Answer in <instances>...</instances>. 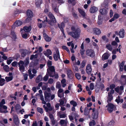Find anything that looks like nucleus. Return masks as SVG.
Returning <instances> with one entry per match:
<instances>
[{"label": "nucleus", "mask_w": 126, "mask_h": 126, "mask_svg": "<svg viewBox=\"0 0 126 126\" xmlns=\"http://www.w3.org/2000/svg\"><path fill=\"white\" fill-rule=\"evenodd\" d=\"M86 54L88 56L93 58L95 56L94 51L92 49H87L86 51Z\"/></svg>", "instance_id": "7"}, {"label": "nucleus", "mask_w": 126, "mask_h": 126, "mask_svg": "<svg viewBox=\"0 0 126 126\" xmlns=\"http://www.w3.org/2000/svg\"><path fill=\"white\" fill-rule=\"evenodd\" d=\"M24 79L26 80L27 79L28 75L27 74H23Z\"/></svg>", "instance_id": "62"}, {"label": "nucleus", "mask_w": 126, "mask_h": 126, "mask_svg": "<svg viewBox=\"0 0 126 126\" xmlns=\"http://www.w3.org/2000/svg\"><path fill=\"white\" fill-rule=\"evenodd\" d=\"M59 117L61 118H64L66 117V115L65 114H60L59 115Z\"/></svg>", "instance_id": "61"}, {"label": "nucleus", "mask_w": 126, "mask_h": 126, "mask_svg": "<svg viewBox=\"0 0 126 126\" xmlns=\"http://www.w3.org/2000/svg\"><path fill=\"white\" fill-rule=\"evenodd\" d=\"M40 99L42 101V103L44 104H46V102L44 100V97L42 94H40Z\"/></svg>", "instance_id": "34"}, {"label": "nucleus", "mask_w": 126, "mask_h": 126, "mask_svg": "<svg viewBox=\"0 0 126 126\" xmlns=\"http://www.w3.org/2000/svg\"><path fill=\"white\" fill-rule=\"evenodd\" d=\"M44 54L46 56L48 57L49 55L51 54L52 52L50 50L48 49L47 50L46 52L44 53Z\"/></svg>", "instance_id": "30"}, {"label": "nucleus", "mask_w": 126, "mask_h": 126, "mask_svg": "<svg viewBox=\"0 0 126 126\" xmlns=\"http://www.w3.org/2000/svg\"><path fill=\"white\" fill-rule=\"evenodd\" d=\"M24 30L26 32H29L32 29V27L31 26L28 27H24L23 28Z\"/></svg>", "instance_id": "22"}, {"label": "nucleus", "mask_w": 126, "mask_h": 126, "mask_svg": "<svg viewBox=\"0 0 126 126\" xmlns=\"http://www.w3.org/2000/svg\"><path fill=\"white\" fill-rule=\"evenodd\" d=\"M22 22L19 20L16 21L14 23V25L16 26H18L22 25Z\"/></svg>", "instance_id": "29"}, {"label": "nucleus", "mask_w": 126, "mask_h": 126, "mask_svg": "<svg viewBox=\"0 0 126 126\" xmlns=\"http://www.w3.org/2000/svg\"><path fill=\"white\" fill-rule=\"evenodd\" d=\"M48 16L50 19V20L48 22V24L51 26L54 25L56 21L54 16L50 12L48 14Z\"/></svg>", "instance_id": "3"}, {"label": "nucleus", "mask_w": 126, "mask_h": 126, "mask_svg": "<svg viewBox=\"0 0 126 126\" xmlns=\"http://www.w3.org/2000/svg\"><path fill=\"white\" fill-rule=\"evenodd\" d=\"M47 64L48 67L51 66L52 65L51 61H48L47 62Z\"/></svg>", "instance_id": "64"}, {"label": "nucleus", "mask_w": 126, "mask_h": 126, "mask_svg": "<svg viewBox=\"0 0 126 126\" xmlns=\"http://www.w3.org/2000/svg\"><path fill=\"white\" fill-rule=\"evenodd\" d=\"M5 102L4 99H2L0 103V112L1 113H6L8 112L6 110L7 107L5 105H3L5 104Z\"/></svg>", "instance_id": "2"}, {"label": "nucleus", "mask_w": 126, "mask_h": 126, "mask_svg": "<svg viewBox=\"0 0 126 126\" xmlns=\"http://www.w3.org/2000/svg\"><path fill=\"white\" fill-rule=\"evenodd\" d=\"M5 80L4 79L1 78L0 79V85L2 86L3 85L5 84Z\"/></svg>", "instance_id": "38"}, {"label": "nucleus", "mask_w": 126, "mask_h": 126, "mask_svg": "<svg viewBox=\"0 0 126 126\" xmlns=\"http://www.w3.org/2000/svg\"><path fill=\"white\" fill-rule=\"evenodd\" d=\"M44 97L45 101L47 102H49L50 101V97L51 93L45 92L44 93Z\"/></svg>", "instance_id": "9"}, {"label": "nucleus", "mask_w": 126, "mask_h": 126, "mask_svg": "<svg viewBox=\"0 0 126 126\" xmlns=\"http://www.w3.org/2000/svg\"><path fill=\"white\" fill-rule=\"evenodd\" d=\"M75 114V113H74L73 112L72 113L71 115H70L69 116V117L70 120L71 121H73L74 120V118L73 117V116Z\"/></svg>", "instance_id": "41"}, {"label": "nucleus", "mask_w": 126, "mask_h": 126, "mask_svg": "<svg viewBox=\"0 0 126 126\" xmlns=\"http://www.w3.org/2000/svg\"><path fill=\"white\" fill-rule=\"evenodd\" d=\"M106 48L109 50L111 51L112 49V48L111 45L110 44H107L106 45Z\"/></svg>", "instance_id": "39"}, {"label": "nucleus", "mask_w": 126, "mask_h": 126, "mask_svg": "<svg viewBox=\"0 0 126 126\" xmlns=\"http://www.w3.org/2000/svg\"><path fill=\"white\" fill-rule=\"evenodd\" d=\"M70 104L72 105L73 107H75L77 105V103L74 101L73 100L71 101L70 102Z\"/></svg>", "instance_id": "43"}, {"label": "nucleus", "mask_w": 126, "mask_h": 126, "mask_svg": "<svg viewBox=\"0 0 126 126\" xmlns=\"http://www.w3.org/2000/svg\"><path fill=\"white\" fill-rule=\"evenodd\" d=\"M21 108V106L20 105L17 104L15 106V108L16 110L18 111V110L20 109Z\"/></svg>", "instance_id": "54"}, {"label": "nucleus", "mask_w": 126, "mask_h": 126, "mask_svg": "<svg viewBox=\"0 0 126 126\" xmlns=\"http://www.w3.org/2000/svg\"><path fill=\"white\" fill-rule=\"evenodd\" d=\"M100 16H98V19L97 21V24L98 25H100L102 24V21L100 19Z\"/></svg>", "instance_id": "53"}, {"label": "nucleus", "mask_w": 126, "mask_h": 126, "mask_svg": "<svg viewBox=\"0 0 126 126\" xmlns=\"http://www.w3.org/2000/svg\"><path fill=\"white\" fill-rule=\"evenodd\" d=\"M53 58L55 61H57L58 59L61 60L60 54L58 49L56 50V52L54 53L53 56Z\"/></svg>", "instance_id": "8"}, {"label": "nucleus", "mask_w": 126, "mask_h": 126, "mask_svg": "<svg viewBox=\"0 0 126 126\" xmlns=\"http://www.w3.org/2000/svg\"><path fill=\"white\" fill-rule=\"evenodd\" d=\"M110 56V55L108 53H105L102 56V59L103 60L107 59Z\"/></svg>", "instance_id": "19"}, {"label": "nucleus", "mask_w": 126, "mask_h": 126, "mask_svg": "<svg viewBox=\"0 0 126 126\" xmlns=\"http://www.w3.org/2000/svg\"><path fill=\"white\" fill-rule=\"evenodd\" d=\"M37 57V54H36L35 55H32L31 56L30 59L31 60H32L33 59L36 58Z\"/></svg>", "instance_id": "44"}, {"label": "nucleus", "mask_w": 126, "mask_h": 126, "mask_svg": "<svg viewBox=\"0 0 126 126\" xmlns=\"http://www.w3.org/2000/svg\"><path fill=\"white\" fill-rule=\"evenodd\" d=\"M125 64L124 62H122L119 65L120 71H121L123 70L124 66Z\"/></svg>", "instance_id": "33"}, {"label": "nucleus", "mask_w": 126, "mask_h": 126, "mask_svg": "<svg viewBox=\"0 0 126 126\" xmlns=\"http://www.w3.org/2000/svg\"><path fill=\"white\" fill-rule=\"evenodd\" d=\"M42 79V76L40 75H39L36 78V83H38L41 81Z\"/></svg>", "instance_id": "26"}, {"label": "nucleus", "mask_w": 126, "mask_h": 126, "mask_svg": "<svg viewBox=\"0 0 126 126\" xmlns=\"http://www.w3.org/2000/svg\"><path fill=\"white\" fill-rule=\"evenodd\" d=\"M49 71H51L52 72L55 71L54 67L53 66H51L49 67Z\"/></svg>", "instance_id": "48"}, {"label": "nucleus", "mask_w": 126, "mask_h": 126, "mask_svg": "<svg viewBox=\"0 0 126 126\" xmlns=\"http://www.w3.org/2000/svg\"><path fill=\"white\" fill-rule=\"evenodd\" d=\"M54 80L53 79H49L48 81V83L50 84H52Z\"/></svg>", "instance_id": "60"}, {"label": "nucleus", "mask_w": 126, "mask_h": 126, "mask_svg": "<svg viewBox=\"0 0 126 126\" xmlns=\"http://www.w3.org/2000/svg\"><path fill=\"white\" fill-rule=\"evenodd\" d=\"M113 17L115 19H117L119 17V15L118 14L116 13L114 15Z\"/></svg>", "instance_id": "59"}, {"label": "nucleus", "mask_w": 126, "mask_h": 126, "mask_svg": "<svg viewBox=\"0 0 126 126\" xmlns=\"http://www.w3.org/2000/svg\"><path fill=\"white\" fill-rule=\"evenodd\" d=\"M96 86L98 89H101V90H102L103 89L104 87V86L103 84L100 83L99 84H97L96 85Z\"/></svg>", "instance_id": "21"}, {"label": "nucleus", "mask_w": 126, "mask_h": 126, "mask_svg": "<svg viewBox=\"0 0 126 126\" xmlns=\"http://www.w3.org/2000/svg\"><path fill=\"white\" fill-rule=\"evenodd\" d=\"M29 73V76L30 79H32L34 76H35V75L34 74H32L31 72V69H29L28 70Z\"/></svg>", "instance_id": "28"}, {"label": "nucleus", "mask_w": 126, "mask_h": 126, "mask_svg": "<svg viewBox=\"0 0 126 126\" xmlns=\"http://www.w3.org/2000/svg\"><path fill=\"white\" fill-rule=\"evenodd\" d=\"M27 15L29 17H32L33 16V13L31 11L28 10L27 11Z\"/></svg>", "instance_id": "24"}, {"label": "nucleus", "mask_w": 126, "mask_h": 126, "mask_svg": "<svg viewBox=\"0 0 126 126\" xmlns=\"http://www.w3.org/2000/svg\"><path fill=\"white\" fill-rule=\"evenodd\" d=\"M86 62V61L85 60H84L82 61L81 64V67L83 68L85 66Z\"/></svg>", "instance_id": "47"}, {"label": "nucleus", "mask_w": 126, "mask_h": 126, "mask_svg": "<svg viewBox=\"0 0 126 126\" xmlns=\"http://www.w3.org/2000/svg\"><path fill=\"white\" fill-rule=\"evenodd\" d=\"M5 79H6V80L7 82H8L9 81L11 80H12L13 79V77L12 76L9 77H5Z\"/></svg>", "instance_id": "45"}, {"label": "nucleus", "mask_w": 126, "mask_h": 126, "mask_svg": "<svg viewBox=\"0 0 126 126\" xmlns=\"http://www.w3.org/2000/svg\"><path fill=\"white\" fill-rule=\"evenodd\" d=\"M43 36L45 39L46 41L49 42L51 41V38L48 36L46 34H44Z\"/></svg>", "instance_id": "20"}, {"label": "nucleus", "mask_w": 126, "mask_h": 126, "mask_svg": "<svg viewBox=\"0 0 126 126\" xmlns=\"http://www.w3.org/2000/svg\"><path fill=\"white\" fill-rule=\"evenodd\" d=\"M90 90H93L94 88V85L93 83H91L90 85Z\"/></svg>", "instance_id": "57"}, {"label": "nucleus", "mask_w": 126, "mask_h": 126, "mask_svg": "<svg viewBox=\"0 0 126 126\" xmlns=\"http://www.w3.org/2000/svg\"><path fill=\"white\" fill-rule=\"evenodd\" d=\"M14 121L16 125H18L19 123V121L17 116L15 117L14 118Z\"/></svg>", "instance_id": "32"}, {"label": "nucleus", "mask_w": 126, "mask_h": 126, "mask_svg": "<svg viewBox=\"0 0 126 126\" xmlns=\"http://www.w3.org/2000/svg\"><path fill=\"white\" fill-rule=\"evenodd\" d=\"M18 65L20 71L21 72L24 71L25 69L24 66H25L24 62L22 61L21 60L18 63Z\"/></svg>", "instance_id": "5"}, {"label": "nucleus", "mask_w": 126, "mask_h": 126, "mask_svg": "<svg viewBox=\"0 0 126 126\" xmlns=\"http://www.w3.org/2000/svg\"><path fill=\"white\" fill-rule=\"evenodd\" d=\"M78 10L79 12L82 16L83 17H85V12L82 10L80 9H78Z\"/></svg>", "instance_id": "27"}, {"label": "nucleus", "mask_w": 126, "mask_h": 126, "mask_svg": "<svg viewBox=\"0 0 126 126\" xmlns=\"http://www.w3.org/2000/svg\"><path fill=\"white\" fill-rule=\"evenodd\" d=\"M100 13L102 15H104L107 13V11L104 9H101L100 10Z\"/></svg>", "instance_id": "36"}, {"label": "nucleus", "mask_w": 126, "mask_h": 126, "mask_svg": "<svg viewBox=\"0 0 126 126\" xmlns=\"http://www.w3.org/2000/svg\"><path fill=\"white\" fill-rule=\"evenodd\" d=\"M37 110L38 112L41 114L43 113V109L40 108L38 107L37 108Z\"/></svg>", "instance_id": "46"}, {"label": "nucleus", "mask_w": 126, "mask_h": 126, "mask_svg": "<svg viewBox=\"0 0 126 126\" xmlns=\"http://www.w3.org/2000/svg\"><path fill=\"white\" fill-rule=\"evenodd\" d=\"M95 125V121L94 120H93L91 122H90L89 124L90 126H94Z\"/></svg>", "instance_id": "52"}, {"label": "nucleus", "mask_w": 126, "mask_h": 126, "mask_svg": "<svg viewBox=\"0 0 126 126\" xmlns=\"http://www.w3.org/2000/svg\"><path fill=\"white\" fill-rule=\"evenodd\" d=\"M90 111L88 110V108L86 107L84 110V114L86 115H88L89 114Z\"/></svg>", "instance_id": "31"}, {"label": "nucleus", "mask_w": 126, "mask_h": 126, "mask_svg": "<svg viewBox=\"0 0 126 126\" xmlns=\"http://www.w3.org/2000/svg\"><path fill=\"white\" fill-rule=\"evenodd\" d=\"M59 122L61 126H66L68 123L67 120L66 119L65 120H61Z\"/></svg>", "instance_id": "13"}, {"label": "nucleus", "mask_w": 126, "mask_h": 126, "mask_svg": "<svg viewBox=\"0 0 126 126\" xmlns=\"http://www.w3.org/2000/svg\"><path fill=\"white\" fill-rule=\"evenodd\" d=\"M107 107V110L110 113L112 112L115 106L111 103H108V105L106 106Z\"/></svg>", "instance_id": "6"}, {"label": "nucleus", "mask_w": 126, "mask_h": 126, "mask_svg": "<svg viewBox=\"0 0 126 126\" xmlns=\"http://www.w3.org/2000/svg\"><path fill=\"white\" fill-rule=\"evenodd\" d=\"M42 23H38L37 25L38 27L40 28H41L42 27L45 28L46 26L47 23L44 22L42 21Z\"/></svg>", "instance_id": "16"}, {"label": "nucleus", "mask_w": 126, "mask_h": 126, "mask_svg": "<svg viewBox=\"0 0 126 126\" xmlns=\"http://www.w3.org/2000/svg\"><path fill=\"white\" fill-rule=\"evenodd\" d=\"M19 51L21 53L22 57H25L28 53V51L27 50L23 49L20 50Z\"/></svg>", "instance_id": "11"}, {"label": "nucleus", "mask_w": 126, "mask_h": 126, "mask_svg": "<svg viewBox=\"0 0 126 126\" xmlns=\"http://www.w3.org/2000/svg\"><path fill=\"white\" fill-rule=\"evenodd\" d=\"M72 32H70L68 33V34L70 35L74 38H77L79 37L80 30L79 28L76 29L74 27H71Z\"/></svg>", "instance_id": "1"}, {"label": "nucleus", "mask_w": 126, "mask_h": 126, "mask_svg": "<svg viewBox=\"0 0 126 126\" xmlns=\"http://www.w3.org/2000/svg\"><path fill=\"white\" fill-rule=\"evenodd\" d=\"M93 32L96 35H99L101 33V30L99 28H94L93 29Z\"/></svg>", "instance_id": "15"}, {"label": "nucleus", "mask_w": 126, "mask_h": 126, "mask_svg": "<svg viewBox=\"0 0 126 126\" xmlns=\"http://www.w3.org/2000/svg\"><path fill=\"white\" fill-rule=\"evenodd\" d=\"M18 64L17 62L16 61H14L12 63V65L13 66H15Z\"/></svg>", "instance_id": "63"}, {"label": "nucleus", "mask_w": 126, "mask_h": 126, "mask_svg": "<svg viewBox=\"0 0 126 126\" xmlns=\"http://www.w3.org/2000/svg\"><path fill=\"white\" fill-rule=\"evenodd\" d=\"M75 76L76 78L78 79H79L81 78V76L80 74L78 73L75 74Z\"/></svg>", "instance_id": "55"}, {"label": "nucleus", "mask_w": 126, "mask_h": 126, "mask_svg": "<svg viewBox=\"0 0 126 126\" xmlns=\"http://www.w3.org/2000/svg\"><path fill=\"white\" fill-rule=\"evenodd\" d=\"M61 85L60 82H58L56 83V88H58V89L60 88L61 87Z\"/></svg>", "instance_id": "51"}, {"label": "nucleus", "mask_w": 126, "mask_h": 126, "mask_svg": "<svg viewBox=\"0 0 126 126\" xmlns=\"http://www.w3.org/2000/svg\"><path fill=\"white\" fill-rule=\"evenodd\" d=\"M4 69L6 72H8L9 71V68L8 66L6 65L3 67Z\"/></svg>", "instance_id": "40"}, {"label": "nucleus", "mask_w": 126, "mask_h": 126, "mask_svg": "<svg viewBox=\"0 0 126 126\" xmlns=\"http://www.w3.org/2000/svg\"><path fill=\"white\" fill-rule=\"evenodd\" d=\"M84 51L85 50L84 49H81L80 50V53L81 54L82 58H85V57L84 56Z\"/></svg>", "instance_id": "42"}, {"label": "nucleus", "mask_w": 126, "mask_h": 126, "mask_svg": "<svg viewBox=\"0 0 126 126\" xmlns=\"http://www.w3.org/2000/svg\"><path fill=\"white\" fill-rule=\"evenodd\" d=\"M48 78V75L47 73L46 75L43 78V80L45 81H47Z\"/></svg>", "instance_id": "50"}, {"label": "nucleus", "mask_w": 126, "mask_h": 126, "mask_svg": "<svg viewBox=\"0 0 126 126\" xmlns=\"http://www.w3.org/2000/svg\"><path fill=\"white\" fill-rule=\"evenodd\" d=\"M72 14L73 16L76 18L77 19L78 18V16L77 14L75 13L74 12H73Z\"/></svg>", "instance_id": "58"}, {"label": "nucleus", "mask_w": 126, "mask_h": 126, "mask_svg": "<svg viewBox=\"0 0 126 126\" xmlns=\"http://www.w3.org/2000/svg\"><path fill=\"white\" fill-rule=\"evenodd\" d=\"M114 90L112 89L108 93L107 100L108 103H109L113 99V96L112 95L114 94Z\"/></svg>", "instance_id": "4"}, {"label": "nucleus", "mask_w": 126, "mask_h": 126, "mask_svg": "<svg viewBox=\"0 0 126 126\" xmlns=\"http://www.w3.org/2000/svg\"><path fill=\"white\" fill-rule=\"evenodd\" d=\"M119 35L120 37L121 38H123L124 36L125 35V31L124 29H121L119 31Z\"/></svg>", "instance_id": "17"}, {"label": "nucleus", "mask_w": 126, "mask_h": 126, "mask_svg": "<svg viewBox=\"0 0 126 126\" xmlns=\"http://www.w3.org/2000/svg\"><path fill=\"white\" fill-rule=\"evenodd\" d=\"M92 70L91 65L90 64H88L86 66V72L88 74H91Z\"/></svg>", "instance_id": "12"}, {"label": "nucleus", "mask_w": 126, "mask_h": 126, "mask_svg": "<svg viewBox=\"0 0 126 126\" xmlns=\"http://www.w3.org/2000/svg\"><path fill=\"white\" fill-rule=\"evenodd\" d=\"M42 0H36L35 4L37 7H39L42 3Z\"/></svg>", "instance_id": "23"}, {"label": "nucleus", "mask_w": 126, "mask_h": 126, "mask_svg": "<svg viewBox=\"0 0 126 126\" xmlns=\"http://www.w3.org/2000/svg\"><path fill=\"white\" fill-rule=\"evenodd\" d=\"M92 112L93 113L92 114V117L93 119H96L98 116V112L97 110H95L94 108L93 109Z\"/></svg>", "instance_id": "10"}, {"label": "nucleus", "mask_w": 126, "mask_h": 126, "mask_svg": "<svg viewBox=\"0 0 126 126\" xmlns=\"http://www.w3.org/2000/svg\"><path fill=\"white\" fill-rule=\"evenodd\" d=\"M121 81L122 82L126 83V75H122L121 79Z\"/></svg>", "instance_id": "25"}, {"label": "nucleus", "mask_w": 126, "mask_h": 126, "mask_svg": "<svg viewBox=\"0 0 126 126\" xmlns=\"http://www.w3.org/2000/svg\"><path fill=\"white\" fill-rule=\"evenodd\" d=\"M47 73L48 75H49L50 77H54V75L55 74V71L52 72L51 71H49V70L47 69Z\"/></svg>", "instance_id": "18"}, {"label": "nucleus", "mask_w": 126, "mask_h": 126, "mask_svg": "<svg viewBox=\"0 0 126 126\" xmlns=\"http://www.w3.org/2000/svg\"><path fill=\"white\" fill-rule=\"evenodd\" d=\"M12 37L14 40L16 39V35L15 32L13 31L11 33Z\"/></svg>", "instance_id": "37"}, {"label": "nucleus", "mask_w": 126, "mask_h": 126, "mask_svg": "<svg viewBox=\"0 0 126 126\" xmlns=\"http://www.w3.org/2000/svg\"><path fill=\"white\" fill-rule=\"evenodd\" d=\"M72 73L71 71L70 70H67V74L69 78H70L71 77V74Z\"/></svg>", "instance_id": "49"}, {"label": "nucleus", "mask_w": 126, "mask_h": 126, "mask_svg": "<svg viewBox=\"0 0 126 126\" xmlns=\"http://www.w3.org/2000/svg\"><path fill=\"white\" fill-rule=\"evenodd\" d=\"M29 57H27L25 59V60L24 62L25 63V66L27 65L29 63Z\"/></svg>", "instance_id": "35"}, {"label": "nucleus", "mask_w": 126, "mask_h": 126, "mask_svg": "<svg viewBox=\"0 0 126 126\" xmlns=\"http://www.w3.org/2000/svg\"><path fill=\"white\" fill-rule=\"evenodd\" d=\"M98 10V8L95 6L91 7L90 10V12L92 13H95Z\"/></svg>", "instance_id": "14"}, {"label": "nucleus", "mask_w": 126, "mask_h": 126, "mask_svg": "<svg viewBox=\"0 0 126 126\" xmlns=\"http://www.w3.org/2000/svg\"><path fill=\"white\" fill-rule=\"evenodd\" d=\"M62 48L66 50L68 53H70L69 50L68 49V48L65 46H63L62 47Z\"/></svg>", "instance_id": "56"}]
</instances>
